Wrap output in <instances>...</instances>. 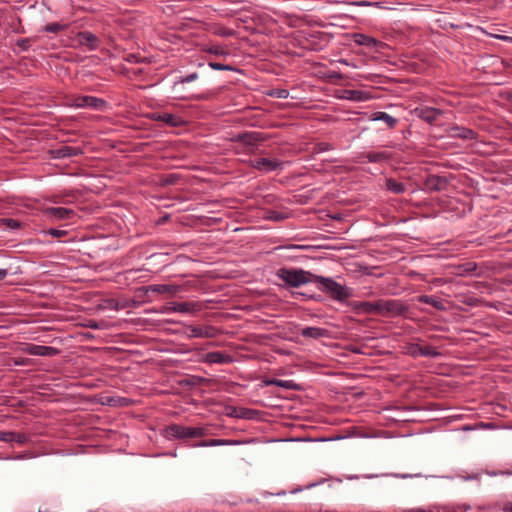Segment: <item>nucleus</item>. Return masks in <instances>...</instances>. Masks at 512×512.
I'll return each instance as SVG.
<instances>
[{
	"mask_svg": "<svg viewBox=\"0 0 512 512\" xmlns=\"http://www.w3.org/2000/svg\"><path fill=\"white\" fill-rule=\"evenodd\" d=\"M315 283L320 291L327 294L331 299L344 303L352 296V290L330 277L317 275Z\"/></svg>",
	"mask_w": 512,
	"mask_h": 512,
	"instance_id": "nucleus-1",
	"label": "nucleus"
},
{
	"mask_svg": "<svg viewBox=\"0 0 512 512\" xmlns=\"http://www.w3.org/2000/svg\"><path fill=\"white\" fill-rule=\"evenodd\" d=\"M276 276L287 286L297 288L311 282L315 283L317 275L303 269L282 267L276 271Z\"/></svg>",
	"mask_w": 512,
	"mask_h": 512,
	"instance_id": "nucleus-2",
	"label": "nucleus"
},
{
	"mask_svg": "<svg viewBox=\"0 0 512 512\" xmlns=\"http://www.w3.org/2000/svg\"><path fill=\"white\" fill-rule=\"evenodd\" d=\"M163 437L167 439L201 438L207 435L204 427H187L180 424H171L162 430Z\"/></svg>",
	"mask_w": 512,
	"mask_h": 512,
	"instance_id": "nucleus-3",
	"label": "nucleus"
},
{
	"mask_svg": "<svg viewBox=\"0 0 512 512\" xmlns=\"http://www.w3.org/2000/svg\"><path fill=\"white\" fill-rule=\"evenodd\" d=\"M67 105L69 107L75 108H92L95 110L102 111L106 106L107 102L95 96L89 95H79V96H71L67 99Z\"/></svg>",
	"mask_w": 512,
	"mask_h": 512,
	"instance_id": "nucleus-4",
	"label": "nucleus"
},
{
	"mask_svg": "<svg viewBox=\"0 0 512 512\" xmlns=\"http://www.w3.org/2000/svg\"><path fill=\"white\" fill-rule=\"evenodd\" d=\"M408 308L400 300H378L377 314L383 316H400L407 312Z\"/></svg>",
	"mask_w": 512,
	"mask_h": 512,
	"instance_id": "nucleus-5",
	"label": "nucleus"
},
{
	"mask_svg": "<svg viewBox=\"0 0 512 512\" xmlns=\"http://www.w3.org/2000/svg\"><path fill=\"white\" fill-rule=\"evenodd\" d=\"M186 334L189 338H215L219 335L220 330L211 325L206 326H186Z\"/></svg>",
	"mask_w": 512,
	"mask_h": 512,
	"instance_id": "nucleus-6",
	"label": "nucleus"
},
{
	"mask_svg": "<svg viewBox=\"0 0 512 512\" xmlns=\"http://www.w3.org/2000/svg\"><path fill=\"white\" fill-rule=\"evenodd\" d=\"M250 166L260 172L282 170L284 163L279 159L257 158L250 161Z\"/></svg>",
	"mask_w": 512,
	"mask_h": 512,
	"instance_id": "nucleus-7",
	"label": "nucleus"
},
{
	"mask_svg": "<svg viewBox=\"0 0 512 512\" xmlns=\"http://www.w3.org/2000/svg\"><path fill=\"white\" fill-rule=\"evenodd\" d=\"M268 139V136L261 132H244L237 134L234 138V142L242 143L245 146L255 147L258 143L264 142Z\"/></svg>",
	"mask_w": 512,
	"mask_h": 512,
	"instance_id": "nucleus-8",
	"label": "nucleus"
},
{
	"mask_svg": "<svg viewBox=\"0 0 512 512\" xmlns=\"http://www.w3.org/2000/svg\"><path fill=\"white\" fill-rule=\"evenodd\" d=\"M22 351L29 355L45 357L56 356L60 353V350L58 348L52 346H43L29 343L25 344V346L22 348Z\"/></svg>",
	"mask_w": 512,
	"mask_h": 512,
	"instance_id": "nucleus-9",
	"label": "nucleus"
},
{
	"mask_svg": "<svg viewBox=\"0 0 512 512\" xmlns=\"http://www.w3.org/2000/svg\"><path fill=\"white\" fill-rule=\"evenodd\" d=\"M407 353L412 357H438L440 353L431 345L421 346L417 343H411L407 346Z\"/></svg>",
	"mask_w": 512,
	"mask_h": 512,
	"instance_id": "nucleus-10",
	"label": "nucleus"
},
{
	"mask_svg": "<svg viewBox=\"0 0 512 512\" xmlns=\"http://www.w3.org/2000/svg\"><path fill=\"white\" fill-rule=\"evenodd\" d=\"M150 118L154 121H161L169 127H180L186 123L181 116L166 112H153Z\"/></svg>",
	"mask_w": 512,
	"mask_h": 512,
	"instance_id": "nucleus-11",
	"label": "nucleus"
},
{
	"mask_svg": "<svg viewBox=\"0 0 512 512\" xmlns=\"http://www.w3.org/2000/svg\"><path fill=\"white\" fill-rule=\"evenodd\" d=\"M44 214L47 218L55 220H69L76 215L74 210L64 207H48Z\"/></svg>",
	"mask_w": 512,
	"mask_h": 512,
	"instance_id": "nucleus-12",
	"label": "nucleus"
},
{
	"mask_svg": "<svg viewBox=\"0 0 512 512\" xmlns=\"http://www.w3.org/2000/svg\"><path fill=\"white\" fill-rule=\"evenodd\" d=\"M391 158H392V155L388 151H377V152L370 151L367 153L360 154L358 156V159H359L358 162H360V163H364V162L382 163V162H386V161L390 160Z\"/></svg>",
	"mask_w": 512,
	"mask_h": 512,
	"instance_id": "nucleus-13",
	"label": "nucleus"
},
{
	"mask_svg": "<svg viewBox=\"0 0 512 512\" xmlns=\"http://www.w3.org/2000/svg\"><path fill=\"white\" fill-rule=\"evenodd\" d=\"M413 113L420 119L425 122L432 124L437 118L442 115V111L433 107H417L414 109Z\"/></svg>",
	"mask_w": 512,
	"mask_h": 512,
	"instance_id": "nucleus-14",
	"label": "nucleus"
},
{
	"mask_svg": "<svg viewBox=\"0 0 512 512\" xmlns=\"http://www.w3.org/2000/svg\"><path fill=\"white\" fill-rule=\"evenodd\" d=\"M233 361V356L222 351L208 352L203 356V362L208 364H228Z\"/></svg>",
	"mask_w": 512,
	"mask_h": 512,
	"instance_id": "nucleus-15",
	"label": "nucleus"
},
{
	"mask_svg": "<svg viewBox=\"0 0 512 512\" xmlns=\"http://www.w3.org/2000/svg\"><path fill=\"white\" fill-rule=\"evenodd\" d=\"M83 153L79 147H73L68 145L60 146L59 148L51 150V155L56 159H63L69 157H75Z\"/></svg>",
	"mask_w": 512,
	"mask_h": 512,
	"instance_id": "nucleus-16",
	"label": "nucleus"
},
{
	"mask_svg": "<svg viewBox=\"0 0 512 512\" xmlns=\"http://www.w3.org/2000/svg\"><path fill=\"white\" fill-rule=\"evenodd\" d=\"M76 37L78 43L82 46L88 47L89 50H95L99 46L98 37L90 31H81Z\"/></svg>",
	"mask_w": 512,
	"mask_h": 512,
	"instance_id": "nucleus-17",
	"label": "nucleus"
},
{
	"mask_svg": "<svg viewBox=\"0 0 512 512\" xmlns=\"http://www.w3.org/2000/svg\"><path fill=\"white\" fill-rule=\"evenodd\" d=\"M449 135L452 138H459L464 140H472L477 137V133L466 127L453 126L449 129Z\"/></svg>",
	"mask_w": 512,
	"mask_h": 512,
	"instance_id": "nucleus-18",
	"label": "nucleus"
},
{
	"mask_svg": "<svg viewBox=\"0 0 512 512\" xmlns=\"http://www.w3.org/2000/svg\"><path fill=\"white\" fill-rule=\"evenodd\" d=\"M369 120L370 121H383L386 124L387 128H389V129H394L396 127V125L398 124L397 118L389 115L386 112H382V111H377V112L372 113L369 116Z\"/></svg>",
	"mask_w": 512,
	"mask_h": 512,
	"instance_id": "nucleus-19",
	"label": "nucleus"
},
{
	"mask_svg": "<svg viewBox=\"0 0 512 512\" xmlns=\"http://www.w3.org/2000/svg\"><path fill=\"white\" fill-rule=\"evenodd\" d=\"M304 338L320 339L329 336V331L321 327H305L300 332Z\"/></svg>",
	"mask_w": 512,
	"mask_h": 512,
	"instance_id": "nucleus-20",
	"label": "nucleus"
},
{
	"mask_svg": "<svg viewBox=\"0 0 512 512\" xmlns=\"http://www.w3.org/2000/svg\"><path fill=\"white\" fill-rule=\"evenodd\" d=\"M240 441L230 440V439H209L202 440L196 444H193V447H214V446H229V445H237L240 444Z\"/></svg>",
	"mask_w": 512,
	"mask_h": 512,
	"instance_id": "nucleus-21",
	"label": "nucleus"
},
{
	"mask_svg": "<svg viewBox=\"0 0 512 512\" xmlns=\"http://www.w3.org/2000/svg\"><path fill=\"white\" fill-rule=\"evenodd\" d=\"M447 184V179L438 175H430L425 181V185L432 191H441Z\"/></svg>",
	"mask_w": 512,
	"mask_h": 512,
	"instance_id": "nucleus-22",
	"label": "nucleus"
},
{
	"mask_svg": "<svg viewBox=\"0 0 512 512\" xmlns=\"http://www.w3.org/2000/svg\"><path fill=\"white\" fill-rule=\"evenodd\" d=\"M417 301L419 303H424V304L431 305V306H433L435 309H437L439 311L446 310L445 301L440 299V298L434 297V296L420 295V296L417 297Z\"/></svg>",
	"mask_w": 512,
	"mask_h": 512,
	"instance_id": "nucleus-23",
	"label": "nucleus"
},
{
	"mask_svg": "<svg viewBox=\"0 0 512 512\" xmlns=\"http://www.w3.org/2000/svg\"><path fill=\"white\" fill-rule=\"evenodd\" d=\"M353 41L360 46L365 47H376L379 44V41L375 39L374 37L362 34V33H355L353 34Z\"/></svg>",
	"mask_w": 512,
	"mask_h": 512,
	"instance_id": "nucleus-24",
	"label": "nucleus"
},
{
	"mask_svg": "<svg viewBox=\"0 0 512 512\" xmlns=\"http://www.w3.org/2000/svg\"><path fill=\"white\" fill-rule=\"evenodd\" d=\"M350 306L357 310L364 313H376L377 312V301L375 302H366V301H356L350 303Z\"/></svg>",
	"mask_w": 512,
	"mask_h": 512,
	"instance_id": "nucleus-25",
	"label": "nucleus"
},
{
	"mask_svg": "<svg viewBox=\"0 0 512 512\" xmlns=\"http://www.w3.org/2000/svg\"><path fill=\"white\" fill-rule=\"evenodd\" d=\"M200 310V305L195 302H180L175 303L173 311L181 313H193Z\"/></svg>",
	"mask_w": 512,
	"mask_h": 512,
	"instance_id": "nucleus-26",
	"label": "nucleus"
},
{
	"mask_svg": "<svg viewBox=\"0 0 512 512\" xmlns=\"http://www.w3.org/2000/svg\"><path fill=\"white\" fill-rule=\"evenodd\" d=\"M386 189L394 194H403L406 191V185L394 178H388L385 182Z\"/></svg>",
	"mask_w": 512,
	"mask_h": 512,
	"instance_id": "nucleus-27",
	"label": "nucleus"
},
{
	"mask_svg": "<svg viewBox=\"0 0 512 512\" xmlns=\"http://www.w3.org/2000/svg\"><path fill=\"white\" fill-rule=\"evenodd\" d=\"M148 290H151L159 294L173 295L179 291V287L175 285L158 284L149 286Z\"/></svg>",
	"mask_w": 512,
	"mask_h": 512,
	"instance_id": "nucleus-28",
	"label": "nucleus"
},
{
	"mask_svg": "<svg viewBox=\"0 0 512 512\" xmlns=\"http://www.w3.org/2000/svg\"><path fill=\"white\" fill-rule=\"evenodd\" d=\"M476 269L477 264L475 262H465L455 267V274L458 276H465L472 274Z\"/></svg>",
	"mask_w": 512,
	"mask_h": 512,
	"instance_id": "nucleus-29",
	"label": "nucleus"
},
{
	"mask_svg": "<svg viewBox=\"0 0 512 512\" xmlns=\"http://www.w3.org/2000/svg\"><path fill=\"white\" fill-rule=\"evenodd\" d=\"M343 98L352 101H364L367 99L365 92L360 90H345Z\"/></svg>",
	"mask_w": 512,
	"mask_h": 512,
	"instance_id": "nucleus-30",
	"label": "nucleus"
},
{
	"mask_svg": "<svg viewBox=\"0 0 512 512\" xmlns=\"http://www.w3.org/2000/svg\"><path fill=\"white\" fill-rule=\"evenodd\" d=\"M204 52L216 55V56H228L229 51L221 45L205 46L202 49Z\"/></svg>",
	"mask_w": 512,
	"mask_h": 512,
	"instance_id": "nucleus-31",
	"label": "nucleus"
},
{
	"mask_svg": "<svg viewBox=\"0 0 512 512\" xmlns=\"http://www.w3.org/2000/svg\"><path fill=\"white\" fill-rule=\"evenodd\" d=\"M66 28H67L66 24H60L57 22H53V23L46 24V26L44 27V31L48 32V33H58L60 31L65 30Z\"/></svg>",
	"mask_w": 512,
	"mask_h": 512,
	"instance_id": "nucleus-32",
	"label": "nucleus"
},
{
	"mask_svg": "<svg viewBox=\"0 0 512 512\" xmlns=\"http://www.w3.org/2000/svg\"><path fill=\"white\" fill-rule=\"evenodd\" d=\"M208 65L210 68H212L214 70L238 71L237 68H235L234 66H231L229 64H222V63L210 61V62H208Z\"/></svg>",
	"mask_w": 512,
	"mask_h": 512,
	"instance_id": "nucleus-33",
	"label": "nucleus"
},
{
	"mask_svg": "<svg viewBox=\"0 0 512 512\" xmlns=\"http://www.w3.org/2000/svg\"><path fill=\"white\" fill-rule=\"evenodd\" d=\"M198 77H199V75L197 72L190 73L188 75L180 77L179 80L175 82L174 86H177L178 84L193 82V81L197 80Z\"/></svg>",
	"mask_w": 512,
	"mask_h": 512,
	"instance_id": "nucleus-34",
	"label": "nucleus"
},
{
	"mask_svg": "<svg viewBox=\"0 0 512 512\" xmlns=\"http://www.w3.org/2000/svg\"><path fill=\"white\" fill-rule=\"evenodd\" d=\"M333 149V146L328 143V142H319L317 144H315V146L313 147V152L314 153H321V152H325V151H329V150H332Z\"/></svg>",
	"mask_w": 512,
	"mask_h": 512,
	"instance_id": "nucleus-35",
	"label": "nucleus"
},
{
	"mask_svg": "<svg viewBox=\"0 0 512 512\" xmlns=\"http://www.w3.org/2000/svg\"><path fill=\"white\" fill-rule=\"evenodd\" d=\"M28 439L29 438L26 434L12 431V442H16L20 445H23L28 441Z\"/></svg>",
	"mask_w": 512,
	"mask_h": 512,
	"instance_id": "nucleus-36",
	"label": "nucleus"
},
{
	"mask_svg": "<svg viewBox=\"0 0 512 512\" xmlns=\"http://www.w3.org/2000/svg\"><path fill=\"white\" fill-rule=\"evenodd\" d=\"M45 233L50 235V236H53V237H56V238H60V237L66 236L68 232L66 230H60V229L51 228V229L47 230Z\"/></svg>",
	"mask_w": 512,
	"mask_h": 512,
	"instance_id": "nucleus-37",
	"label": "nucleus"
},
{
	"mask_svg": "<svg viewBox=\"0 0 512 512\" xmlns=\"http://www.w3.org/2000/svg\"><path fill=\"white\" fill-rule=\"evenodd\" d=\"M216 97V92H208V93H202V94H198V95H195L193 96L192 98L193 99H196V100H212Z\"/></svg>",
	"mask_w": 512,
	"mask_h": 512,
	"instance_id": "nucleus-38",
	"label": "nucleus"
},
{
	"mask_svg": "<svg viewBox=\"0 0 512 512\" xmlns=\"http://www.w3.org/2000/svg\"><path fill=\"white\" fill-rule=\"evenodd\" d=\"M277 386L285 388V389H295L297 385L292 380H280V379H278Z\"/></svg>",
	"mask_w": 512,
	"mask_h": 512,
	"instance_id": "nucleus-39",
	"label": "nucleus"
},
{
	"mask_svg": "<svg viewBox=\"0 0 512 512\" xmlns=\"http://www.w3.org/2000/svg\"><path fill=\"white\" fill-rule=\"evenodd\" d=\"M16 45L23 51H26L30 47V40L28 38L18 39Z\"/></svg>",
	"mask_w": 512,
	"mask_h": 512,
	"instance_id": "nucleus-40",
	"label": "nucleus"
},
{
	"mask_svg": "<svg viewBox=\"0 0 512 512\" xmlns=\"http://www.w3.org/2000/svg\"><path fill=\"white\" fill-rule=\"evenodd\" d=\"M270 95L280 99H286L289 96V91L286 89H277L273 91Z\"/></svg>",
	"mask_w": 512,
	"mask_h": 512,
	"instance_id": "nucleus-41",
	"label": "nucleus"
},
{
	"mask_svg": "<svg viewBox=\"0 0 512 512\" xmlns=\"http://www.w3.org/2000/svg\"><path fill=\"white\" fill-rule=\"evenodd\" d=\"M0 441L11 443L12 442V431H0Z\"/></svg>",
	"mask_w": 512,
	"mask_h": 512,
	"instance_id": "nucleus-42",
	"label": "nucleus"
},
{
	"mask_svg": "<svg viewBox=\"0 0 512 512\" xmlns=\"http://www.w3.org/2000/svg\"><path fill=\"white\" fill-rule=\"evenodd\" d=\"M490 475L492 476H498V475H506V476H510L512 475V469L509 470H499V471H494V472H491Z\"/></svg>",
	"mask_w": 512,
	"mask_h": 512,
	"instance_id": "nucleus-43",
	"label": "nucleus"
},
{
	"mask_svg": "<svg viewBox=\"0 0 512 512\" xmlns=\"http://www.w3.org/2000/svg\"><path fill=\"white\" fill-rule=\"evenodd\" d=\"M265 385L267 386H277L278 384V379L276 378H273V379H268V380H265L264 381Z\"/></svg>",
	"mask_w": 512,
	"mask_h": 512,
	"instance_id": "nucleus-44",
	"label": "nucleus"
},
{
	"mask_svg": "<svg viewBox=\"0 0 512 512\" xmlns=\"http://www.w3.org/2000/svg\"><path fill=\"white\" fill-rule=\"evenodd\" d=\"M218 34L221 36H232L233 31L229 30V29H225V30L220 31Z\"/></svg>",
	"mask_w": 512,
	"mask_h": 512,
	"instance_id": "nucleus-45",
	"label": "nucleus"
},
{
	"mask_svg": "<svg viewBox=\"0 0 512 512\" xmlns=\"http://www.w3.org/2000/svg\"><path fill=\"white\" fill-rule=\"evenodd\" d=\"M404 512H433V511L422 509V508H413V509L406 510Z\"/></svg>",
	"mask_w": 512,
	"mask_h": 512,
	"instance_id": "nucleus-46",
	"label": "nucleus"
},
{
	"mask_svg": "<svg viewBox=\"0 0 512 512\" xmlns=\"http://www.w3.org/2000/svg\"><path fill=\"white\" fill-rule=\"evenodd\" d=\"M87 326L90 327V328H93V329H98L99 328V325L94 320H90Z\"/></svg>",
	"mask_w": 512,
	"mask_h": 512,
	"instance_id": "nucleus-47",
	"label": "nucleus"
},
{
	"mask_svg": "<svg viewBox=\"0 0 512 512\" xmlns=\"http://www.w3.org/2000/svg\"><path fill=\"white\" fill-rule=\"evenodd\" d=\"M8 275V271L6 269H0V280H3Z\"/></svg>",
	"mask_w": 512,
	"mask_h": 512,
	"instance_id": "nucleus-48",
	"label": "nucleus"
},
{
	"mask_svg": "<svg viewBox=\"0 0 512 512\" xmlns=\"http://www.w3.org/2000/svg\"><path fill=\"white\" fill-rule=\"evenodd\" d=\"M504 512H512V503L506 504L503 508Z\"/></svg>",
	"mask_w": 512,
	"mask_h": 512,
	"instance_id": "nucleus-49",
	"label": "nucleus"
},
{
	"mask_svg": "<svg viewBox=\"0 0 512 512\" xmlns=\"http://www.w3.org/2000/svg\"><path fill=\"white\" fill-rule=\"evenodd\" d=\"M298 294H299V295H302V296H304V297H307V298H309V299H315V297H313L312 295L308 296V295H307V294H305V293H298Z\"/></svg>",
	"mask_w": 512,
	"mask_h": 512,
	"instance_id": "nucleus-50",
	"label": "nucleus"
},
{
	"mask_svg": "<svg viewBox=\"0 0 512 512\" xmlns=\"http://www.w3.org/2000/svg\"><path fill=\"white\" fill-rule=\"evenodd\" d=\"M250 412L251 411H249V410L245 411L244 413L241 414V417L249 418V416L247 414L250 413Z\"/></svg>",
	"mask_w": 512,
	"mask_h": 512,
	"instance_id": "nucleus-51",
	"label": "nucleus"
},
{
	"mask_svg": "<svg viewBox=\"0 0 512 512\" xmlns=\"http://www.w3.org/2000/svg\"><path fill=\"white\" fill-rule=\"evenodd\" d=\"M15 363L18 364V365H25L26 361L25 360H21V361H16Z\"/></svg>",
	"mask_w": 512,
	"mask_h": 512,
	"instance_id": "nucleus-52",
	"label": "nucleus"
},
{
	"mask_svg": "<svg viewBox=\"0 0 512 512\" xmlns=\"http://www.w3.org/2000/svg\"><path fill=\"white\" fill-rule=\"evenodd\" d=\"M498 38H500V39H504V40H508V39H510V37H508V36H498Z\"/></svg>",
	"mask_w": 512,
	"mask_h": 512,
	"instance_id": "nucleus-53",
	"label": "nucleus"
},
{
	"mask_svg": "<svg viewBox=\"0 0 512 512\" xmlns=\"http://www.w3.org/2000/svg\"><path fill=\"white\" fill-rule=\"evenodd\" d=\"M9 222H13V223H14V225H16V224H17V223H16V221H14L13 219H9Z\"/></svg>",
	"mask_w": 512,
	"mask_h": 512,
	"instance_id": "nucleus-54",
	"label": "nucleus"
},
{
	"mask_svg": "<svg viewBox=\"0 0 512 512\" xmlns=\"http://www.w3.org/2000/svg\"><path fill=\"white\" fill-rule=\"evenodd\" d=\"M510 98L512 99V92H511Z\"/></svg>",
	"mask_w": 512,
	"mask_h": 512,
	"instance_id": "nucleus-55",
	"label": "nucleus"
}]
</instances>
